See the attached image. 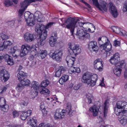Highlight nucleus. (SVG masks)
Listing matches in <instances>:
<instances>
[{
	"label": "nucleus",
	"instance_id": "obj_1",
	"mask_svg": "<svg viewBox=\"0 0 127 127\" xmlns=\"http://www.w3.org/2000/svg\"><path fill=\"white\" fill-rule=\"evenodd\" d=\"M97 79L96 74L86 72L83 74L81 81L83 83L86 84L88 86L92 87L95 85Z\"/></svg>",
	"mask_w": 127,
	"mask_h": 127
},
{
	"label": "nucleus",
	"instance_id": "obj_2",
	"mask_svg": "<svg viewBox=\"0 0 127 127\" xmlns=\"http://www.w3.org/2000/svg\"><path fill=\"white\" fill-rule=\"evenodd\" d=\"M44 25L37 24L35 28V31L37 32L38 37L37 39L38 42L40 45L42 46L44 44L43 41L46 38L47 36V31L46 30Z\"/></svg>",
	"mask_w": 127,
	"mask_h": 127
},
{
	"label": "nucleus",
	"instance_id": "obj_3",
	"mask_svg": "<svg viewBox=\"0 0 127 127\" xmlns=\"http://www.w3.org/2000/svg\"><path fill=\"white\" fill-rule=\"evenodd\" d=\"M77 23L76 21L74 19L70 17L65 20V23L67 24L66 26L64 23L61 24V25L63 27L70 29L71 35H73Z\"/></svg>",
	"mask_w": 127,
	"mask_h": 127
},
{
	"label": "nucleus",
	"instance_id": "obj_4",
	"mask_svg": "<svg viewBox=\"0 0 127 127\" xmlns=\"http://www.w3.org/2000/svg\"><path fill=\"white\" fill-rule=\"evenodd\" d=\"M68 46V50L70 55L76 56L81 52V49L78 44L69 43Z\"/></svg>",
	"mask_w": 127,
	"mask_h": 127
},
{
	"label": "nucleus",
	"instance_id": "obj_5",
	"mask_svg": "<svg viewBox=\"0 0 127 127\" xmlns=\"http://www.w3.org/2000/svg\"><path fill=\"white\" fill-rule=\"evenodd\" d=\"M106 40L105 42L102 45L100 48V50L101 52L103 51H105L106 56H110V53L109 52L111 49L112 46L110 43L109 40L108 38L105 36L102 37Z\"/></svg>",
	"mask_w": 127,
	"mask_h": 127
},
{
	"label": "nucleus",
	"instance_id": "obj_6",
	"mask_svg": "<svg viewBox=\"0 0 127 127\" xmlns=\"http://www.w3.org/2000/svg\"><path fill=\"white\" fill-rule=\"evenodd\" d=\"M120 56L118 53H116L114 54L111 57L109 61L112 64L120 66V67L122 66L124 63V61L122 60L119 61L120 60Z\"/></svg>",
	"mask_w": 127,
	"mask_h": 127
},
{
	"label": "nucleus",
	"instance_id": "obj_7",
	"mask_svg": "<svg viewBox=\"0 0 127 127\" xmlns=\"http://www.w3.org/2000/svg\"><path fill=\"white\" fill-rule=\"evenodd\" d=\"M10 75L9 72L5 69L3 66H0V78L3 82L7 81L9 79Z\"/></svg>",
	"mask_w": 127,
	"mask_h": 127
},
{
	"label": "nucleus",
	"instance_id": "obj_8",
	"mask_svg": "<svg viewBox=\"0 0 127 127\" xmlns=\"http://www.w3.org/2000/svg\"><path fill=\"white\" fill-rule=\"evenodd\" d=\"M94 4L101 11L103 10L106 12L107 10L108 7L107 3L103 1L100 0L99 4L97 0H92Z\"/></svg>",
	"mask_w": 127,
	"mask_h": 127
},
{
	"label": "nucleus",
	"instance_id": "obj_9",
	"mask_svg": "<svg viewBox=\"0 0 127 127\" xmlns=\"http://www.w3.org/2000/svg\"><path fill=\"white\" fill-rule=\"evenodd\" d=\"M104 116H103V118L101 116H99L98 119L99 120V123L103 124L104 123L103 119L107 116V114L108 108L109 107V103L108 100H106L104 104Z\"/></svg>",
	"mask_w": 127,
	"mask_h": 127
},
{
	"label": "nucleus",
	"instance_id": "obj_10",
	"mask_svg": "<svg viewBox=\"0 0 127 127\" xmlns=\"http://www.w3.org/2000/svg\"><path fill=\"white\" fill-rule=\"evenodd\" d=\"M31 49V47L29 44H25L22 45L20 51V56L22 57L26 55L28 53L29 51Z\"/></svg>",
	"mask_w": 127,
	"mask_h": 127
},
{
	"label": "nucleus",
	"instance_id": "obj_11",
	"mask_svg": "<svg viewBox=\"0 0 127 127\" xmlns=\"http://www.w3.org/2000/svg\"><path fill=\"white\" fill-rule=\"evenodd\" d=\"M4 59L5 62H7L8 64L10 65H12L14 64V62L12 57L8 54L4 55H0V60Z\"/></svg>",
	"mask_w": 127,
	"mask_h": 127
},
{
	"label": "nucleus",
	"instance_id": "obj_12",
	"mask_svg": "<svg viewBox=\"0 0 127 127\" xmlns=\"http://www.w3.org/2000/svg\"><path fill=\"white\" fill-rule=\"evenodd\" d=\"M65 112L64 110L61 109H57L54 115L55 118L56 119H62L63 118L65 115Z\"/></svg>",
	"mask_w": 127,
	"mask_h": 127
},
{
	"label": "nucleus",
	"instance_id": "obj_13",
	"mask_svg": "<svg viewBox=\"0 0 127 127\" xmlns=\"http://www.w3.org/2000/svg\"><path fill=\"white\" fill-rule=\"evenodd\" d=\"M102 61L101 59H97L95 60L94 63V66L95 68L98 70L99 71H101L103 67Z\"/></svg>",
	"mask_w": 127,
	"mask_h": 127
},
{
	"label": "nucleus",
	"instance_id": "obj_14",
	"mask_svg": "<svg viewBox=\"0 0 127 127\" xmlns=\"http://www.w3.org/2000/svg\"><path fill=\"white\" fill-rule=\"evenodd\" d=\"M62 54V51H61L57 53L56 52L54 53L50 52L49 54L50 57H52L53 59H55L57 61L60 60Z\"/></svg>",
	"mask_w": 127,
	"mask_h": 127
},
{
	"label": "nucleus",
	"instance_id": "obj_15",
	"mask_svg": "<svg viewBox=\"0 0 127 127\" xmlns=\"http://www.w3.org/2000/svg\"><path fill=\"white\" fill-rule=\"evenodd\" d=\"M88 48L90 50L92 49L95 53H97L99 49L97 45V43L93 41L89 42L88 44Z\"/></svg>",
	"mask_w": 127,
	"mask_h": 127
},
{
	"label": "nucleus",
	"instance_id": "obj_16",
	"mask_svg": "<svg viewBox=\"0 0 127 127\" xmlns=\"http://www.w3.org/2000/svg\"><path fill=\"white\" fill-rule=\"evenodd\" d=\"M70 55L67 57L66 60L68 66L70 67H72L73 66L75 60L76 56Z\"/></svg>",
	"mask_w": 127,
	"mask_h": 127
},
{
	"label": "nucleus",
	"instance_id": "obj_17",
	"mask_svg": "<svg viewBox=\"0 0 127 127\" xmlns=\"http://www.w3.org/2000/svg\"><path fill=\"white\" fill-rule=\"evenodd\" d=\"M25 40L28 42H31L34 40L36 38L34 34H31L29 32H26L24 36Z\"/></svg>",
	"mask_w": 127,
	"mask_h": 127
},
{
	"label": "nucleus",
	"instance_id": "obj_18",
	"mask_svg": "<svg viewBox=\"0 0 127 127\" xmlns=\"http://www.w3.org/2000/svg\"><path fill=\"white\" fill-rule=\"evenodd\" d=\"M12 43L10 41L5 40L3 43H0V51H3L11 45Z\"/></svg>",
	"mask_w": 127,
	"mask_h": 127
},
{
	"label": "nucleus",
	"instance_id": "obj_19",
	"mask_svg": "<svg viewBox=\"0 0 127 127\" xmlns=\"http://www.w3.org/2000/svg\"><path fill=\"white\" fill-rule=\"evenodd\" d=\"M109 10L111 13L114 17L116 18L117 17L118 15V13L116 8L112 3L110 4Z\"/></svg>",
	"mask_w": 127,
	"mask_h": 127
},
{
	"label": "nucleus",
	"instance_id": "obj_20",
	"mask_svg": "<svg viewBox=\"0 0 127 127\" xmlns=\"http://www.w3.org/2000/svg\"><path fill=\"white\" fill-rule=\"evenodd\" d=\"M117 107L119 109H123L124 110H127V102L125 101H120L116 104Z\"/></svg>",
	"mask_w": 127,
	"mask_h": 127
},
{
	"label": "nucleus",
	"instance_id": "obj_21",
	"mask_svg": "<svg viewBox=\"0 0 127 127\" xmlns=\"http://www.w3.org/2000/svg\"><path fill=\"white\" fill-rule=\"evenodd\" d=\"M34 1V0H25L21 2L20 5L21 8L25 10L29 4Z\"/></svg>",
	"mask_w": 127,
	"mask_h": 127
},
{
	"label": "nucleus",
	"instance_id": "obj_22",
	"mask_svg": "<svg viewBox=\"0 0 127 127\" xmlns=\"http://www.w3.org/2000/svg\"><path fill=\"white\" fill-rule=\"evenodd\" d=\"M32 112V111L31 110H29L26 112H23L21 115V119L23 120H26L28 117L31 115Z\"/></svg>",
	"mask_w": 127,
	"mask_h": 127
},
{
	"label": "nucleus",
	"instance_id": "obj_23",
	"mask_svg": "<svg viewBox=\"0 0 127 127\" xmlns=\"http://www.w3.org/2000/svg\"><path fill=\"white\" fill-rule=\"evenodd\" d=\"M120 123L123 125H126L127 123V116L125 114H123L122 116L119 117Z\"/></svg>",
	"mask_w": 127,
	"mask_h": 127
},
{
	"label": "nucleus",
	"instance_id": "obj_24",
	"mask_svg": "<svg viewBox=\"0 0 127 127\" xmlns=\"http://www.w3.org/2000/svg\"><path fill=\"white\" fill-rule=\"evenodd\" d=\"M85 32V31L83 30L82 28L78 27L76 35L80 39L83 36Z\"/></svg>",
	"mask_w": 127,
	"mask_h": 127
},
{
	"label": "nucleus",
	"instance_id": "obj_25",
	"mask_svg": "<svg viewBox=\"0 0 127 127\" xmlns=\"http://www.w3.org/2000/svg\"><path fill=\"white\" fill-rule=\"evenodd\" d=\"M39 84L38 82L34 81L32 83L31 88L34 89L35 92L37 93H38V91H39Z\"/></svg>",
	"mask_w": 127,
	"mask_h": 127
},
{
	"label": "nucleus",
	"instance_id": "obj_26",
	"mask_svg": "<svg viewBox=\"0 0 127 127\" xmlns=\"http://www.w3.org/2000/svg\"><path fill=\"white\" fill-rule=\"evenodd\" d=\"M122 66L121 67L120 66H118L116 65L114 67L113 71L115 74L118 76H119L121 75L122 69L121 68L122 67Z\"/></svg>",
	"mask_w": 127,
	"mask_h": 127
},
{
	"label": "nucleus",
	"instance_id": "obj_27",
	"mask_svg": "<svg viewBox=\"0 0 127 127\" xmlns=\"http://www.w3.org/2000/svg\"><path fill=\"white\" fill-rule=\"evenodd\" d=\"M90 110L91 111H92L94 116H96L97 115L98 113L99 110L98 107L96 105H94L93 107L90 108Z\"/></svg>",
	"mask_w": 127,
	"mask_h": 127
},
{
	"label": "nucleus",
	"instance_id": "obj_28",
	"mask_svg": "<svg viewBox=\"0 0 127 127\" xmlns=\"http://www.w3.org/2000/svg\"><path fill=\"white\" fill-rule=\"evenodd\" d=\"M68 79V76L67 75H63L60 79L59 82L61 84H63L64 82H66Z\"/></svg>",
	"mask_w": 127,
	"mask_h": 127
},
{
	"label": "nucleus",
	"instance_id": "obj_29",
	"mask_svg": "<svg viewBox=\"0 0 127 127\" xmlns=\"http://www.w3.org/2000/svg\"><path fill=\"white\" fill-rule=\"evenodd\" d=\"M27 75L25 74L24 72L21 71H19L17 74L18 79L20 81L22 79V78L23 77H27Z\"/></svg>",
	"mask_w": 127,
	"mask_h": 127
},
{
	"label": "nucleus",
	"instance_id": "obj_30",
	"mask_svg": "<svg viewBox=\"0 0 127 127\" xmlns=\"http://www.w3.org/2000/svg\"><path fill=\"white\" fill-rule=\"evenodd\" d=\"M120 109L117 108V107L114 109L115 113L117 115L119 116V117L125 114V110L121 111L119 110Z\"/></svg>",
	"mask_w": 127,
	"mask_h": 127
},
{
	"label": "nucleus",
	"instance_id": "obj_31",
	"mask_svg": "<svg viewBox=\"0 0 127 127\" xmlns=\"http://www.w3.org/2000/svg\"><path fill=\"white\" fill-rule=\"evenodd\" d=\"M47 55V51L45 50H42L38 54V55L39 58H40L42 59H44Z\"/></svg>",
	"mask_w": 127,
	"mask_h": 127
},
{
	"label": "nucleus",
	"instance_id": "obj_32",
	"mask_svg": "<svg viewBox=\"0 0 127 127\" xmlns=\"http://www.w3.org/2000/svg\"><path fill=\"white\" fill-rule=\"evenodd\" d=\"M39 92L41 94L45 95L49 94L50 92L48 89L46 88H40Z\"/></svg>",
	"mask_w": 127,
	"mask_h": 127
},
{
	"label": "nucleus",
	"instance_id": "obj_33",
	"mask_svg": "<svg viewBox=\"0 0 127 127\" xmlns=\"http://www.w3.org/2000/svg\"><path fill=\"white\" fill-rule=\"evenodd\" d=\"M20 81L24 86H28L31 83V82L29 80L25 78H23L22 80Z\"/></svg>",
	"mask_w": 127,
	"mask_h": 127
},
{
	"label": "nucleus",
	"instance_id": "obj_34",
	"mask_svg": "<svg viewBox=\"0 0 127 127\" xmlns=\"http://www.w3.org/2000/svg\"><path fill=\"white\" fill-rule=\"evenodd\" d=\"M24 88V86L20 81V82L17 85L16 89L18 91H20L22 90Z\"/></svg>",
	"mask_w": 127,
	"mask_h": 127
},
{
	"label": "nucleus",
	"instance_id": "obj_35",
	"mask_svg": "<svg viewBox=\"0 0 127 127\" xmlns=\"http://www.w3.org/2000/svg\"><path fill=\"white\" fill-rule=\"evenodd\" d=\"M111 29L113 32L119 34L120 33L121 30L120 28L118 27H116L115 26L112 27L111 28Z\"/></svg>",
	"mask_w": 127,
	"mask_h": 127
},
{
	"label": "nucleus",
	"instance_id": "obj_36",
	"mask_svg": "<svg viewBox=\"0 0 127 127\" xmlns=\"http://www.w3.org/2000/svg\"><path fill=\"white\" fill-rule=\"evenodd\" d=\"M8 109V106L7 104H5L4 105H3V106H0V109L4 112L7 111Z\"/></svg>",
	"mask_w": 127,
	"mask_h": 127
},
{
	"label": "nucleus",
	"instance_id": "obj_37",
	"mask_svg": "<svg viewBox=\"0 0 127 127\" xmlns=\"http://www.w3.org/2000/svg\"><path fill=\"white\" fill-rule=\"evenodd\" d=\"M49 82L47 80L43 81L41 83L40 88H45L49 84Z\"/></svg>",
	"mask_w": 127,
	"mask_h": 127
},
{
	"label": "nucleus",
	"instance_id": "obj_38",
	"mask_svg": "<svg viewBox=\"0 0 127 127\" xmlns=\"http://www.w3.org/2000/svg\"><path fill=\"white\" fill-rule=\"evenodd\" d=\"M9 37V36L2 33L0 34V39H2V40H6L7 39H8Z\"/></svg>",
	"mask_w": 127,
	"mask_h": 127
},
{
	"label": "nucleus",
	"instance_id": "obj_39",
	"mask_svg": "<svg viewBox=\"0 0 127 127\" xmlns=\"http://www.w3.org/2000/svg\"><path fill=\"white\" fill-rule=\"evenodd\" d=\"M24 15L26 20L29 18H31L32 15L31 14V13L29 12L26 11L24 13Z\"/></svg>",
	"mask_w": 127,
	"mask_h": 127
},
{
	"label": "nucleus",
	"instance_id": "obj_40",
	"mask_svg": "<svg viewBox=\"0 0 127 127\" xmlns=\"http://www.w3.org/2000/svg\"><path fill=\"white\" fill-rule=\"evenodd\" d=\"M39 14L40 13L39 12L36 11L34 13V16L36 18V19H37V21L39 22H42V20L39 15Z\"/></svg>",
	"mask_w": 127,
	"mask_h": 127
},
{
	"label": "nucleus",
	"instance_id": "obj_41",
	"mask_svg": "<svg viewBox=\"0 0 127 127\" xmlns=\"http://www.w3.org/2000/svg\"><path fill=\"white\" fill-rule=\"evenodd\" d=\"M34 117L32 118V119L30 120L31 125L32 127H35L36 125V123L37 120L34 118Z\"/></svg>",
	"mask_w": 127,
	"mask_h": 127
},
{
	"label": "nucleus",
	"instance_id": "obj_42",
	"mask_svg": "<svg viewBox=\"0 0 127 127\" xmlns=\"http://www.w3.org/2000/svg\"><path fill=\"white\" fill-rule=\"evenodd\" d=\"M54 35V36L52 35L50 37L49 40V42L50 41H56L57 40V35L55 33L53 34V35Z\"/></svg>",
	"mask_w": 127,
	"mask_h": 127
},
{
	"label": "nucleus",
	"instance_id": "obj_43",
	"mask_svg": "<svg viewBox=\"0 0 127 127\" xmlns=\"http://www.w3.org/2000/svg\"><path fill=\"white\" fill-rule=\"evenodd\" d=\"M4 4L5 6L8 7L11 5L13 4V3L9 0H5Z\"/></svg>",
	"mask_w": 127,
	"mask_h": 127
},
{
	"label": "nucleus",
	"instance_id": "obj_44",
	"mask_svg": "<svg viewBox=\"0 0 127 127\" xmlns=\"http://www.w3.org/2000/svg\"><path fill=\"white\" fill-rule=\"evenodd\" d=\"M82 37L84 38L89 39L90 38V34L89 33L87 32L86 31H85L83 36Z\"/></svg>",
	"mask_w": 127,
	"mask_h": 127
},
{
	"label": "nucleus",
	"instance_id": "obj_45",
	"mask_svg": "<svg viewBox=\"0 0 127 127\" xmlns=\"http://www.w3.org/2000/svg\"><path fill=\"white\" fill-rule=\"evenodd\" d=\"M6 103V101L5 99L3 97L0 98V106H3Z\"/></svg>",
	"mask_w": 127,
	"mask_h": 127
},
{
	"label": "nucleus",
	"instance_id": "obj_46",
	"mask_svg": "<svg viewBox=\"0 0 127 127\" xmlns=\"http://www.w3.org/2000/svg\"><path fill=\"white\" fill-rule=\"evenodd\" d=\"M66 68L65 67H63V66H59V69L58 70L61 72L62 73H63L64 72L66 71Z\"/></svg>",
	"mask_w": 127,
	"mask_h": 127
},
{
	"label": "nucleus",
	"instance_id": "obj_47",
	"mask_svg": "<svg viewBox=\"0 0 127 127\" xmlns=\"http://www.w3.org/2000/svg\"><path fill=\"white\" fill-rule=\"evenodd\" d=\"M103 37L104 36H103ZM102 38L100 37H99L98 39V42L99 45V47L100 48L102 45H103V41L101 39L102 38V39H104L103 38H102Z\"/></svg>",
	"mask_w": 127,
	"mask_h": 127
},
{
	"label": "nucleus",
	"instance_id": "obj_48",
	"mask_svg": "<svg viewBox=\"0 0 127 127\" xmlns=\"http://www.w3.org/2000/svg\"><path fill=\"white\" fill-rule=\"evenodd\" d=\"M25 10V9L20 8L18 11V15L19 16L21 17L23 15L24 12Z\"/></svg>",
	"mask_w": 127,
	"mask_h": 127
},
{
	"label": "nucleus",
	"instance_id": "obj_49",
	"mask_svg": "<svg viewBox=\"0 0 127 127\" xmlns=\"http://www.w3.org/2000/svg\"><path fill=\"white\" fill-rule=\"evenodd\" d=\"M26 21H27H27H29L30 22H34L35 18H34L33 15H32V16L31 18H29Z\"/></svg>",
	"mask_w": 127,
	"mask_h": 127
},
{
	"label": "nucleus",
	"instance_id": "obj_50",
	"mask_svg": "<svg viewBox=\"0 0 127 127\" xmlns=\"http://www.w3.org/2000/svg\"><path fill=\"white\" fill-rule=\"evenodd\" d=\"M26 21H27H27H29L30 22H34L35 18H34L33 15H32V16L31 18H29Z\"/></svg>",
	"mask_w": 127,
	"mask_h": 127
},
{
	"label": "nucleus",
	"instance_id": "obj_51",
	"mask_svg": "<svg viewBox=\"0 0 127 127\" xmlns=\"http://www.w3.org/2000/svg\"><path fill=\"white\" fill-rule=\"evenodd\" d=\"M120 41L117 40H115L114 42V45L115 46H120Z\"/></svg>",
	"mask_w": 127,
	"mask_h": 127
},
{
	"label": "nucleus",
	"instance_id": "obj_52",
	"mask_svg": "<svg viewBox=\"0 0 127 127\" xmlns=\"http://www.w3.org/2000/svg\"><path fill=\"white\" fill-rule=\"evenodd\" d=\"M54 24H55V23L53 22H50L46 26L45 28L46 29H48L49 28L51 27Z\"/></svg>",
	"mask_w": 127,
	"mask_h": 127
},
{
	"label": "nucleus",
	"instance_id": "obj_53",
	"mask_svg": "<svg viewBox=\"0 0 127 127\" xmlns=\"http://www.w3.org/2000/svg\"><path fill=\"white\" fill-rule=\"evenodd\" d=\"M71 68L69 69L68 70L69 73L70 74H72V73H75V72H74L75 71V69H74V67H71Z\"/></svg>",
	"mask_w": 127,
	"mask_h": 127
},
{
	"label": "nucleus",
	"instance_id": "obj_54",
	"mask_svg": "<svg viewBox=\"0 0 127 127\" xmlns=\"http://www.w3.org/2000/svg\"><path fill=\"white\" fill-rule=\"evenodd\" d=\"M13 114L14 118L17 117L19 116V113L16 111L13 112Z\"/></svg>",
	"mask_w": 127,
	"mask_h": 127
},
{
	"label": "nucleus",
	"instance_id": "obj_55",
	"mask_svg": "<svg viewBox=\"0 0 127 127\" xmlns=\"http://www.w3.org/2000/svg\"><path fill=\"white\" fill-rule=\"evenodd\" d=\"M16 49V48L15 47H14L12 48H11L10 52L12 54H14L15 52Z\"/></svg>",
	"mask_w": 127,
	"mask_h": 127
},
{
	"label": "nucleus",
	"instance_id": "obj_56",
	"mask_svg": "<svg viewBox=\"0 0 127 127\" xmlns=\"http://www.w3.org/2000/svg\"><path fill=\"white\" fill-rule=\"evenodd\" d=\"M45 106L43 102H42L40 105V110L45 109Z\"/></svg>",
	"mask_w": 127,
	"mask_h": 127
},
{
	"label": "nucleus",
	"instance_id": "obj_57",
	"mask_svg": "<svg viewBox=\"0 0 127 127\" xmlns=\"http://www.w3.org/2000/svg\"><path fill=\"white\" fill-rule=\"evenodd\" d=\"M127 32L125 31V30H122L121 29L120 32L119 34H122V35L124 36H125Z\"/></svg>",
	"mask_w": 127,
	"mask_h": 127
},
{
	"label": "nucleus",
	"instance_id": "obj_58",
	"mask_svg": "<svg viewBox=\"0 0 127 127\" xmlns=\"http://www.w3.org/2000/svg\"><path fill=\"white\" fill-rule=\"evenodd\" d=\"M81 86V84H78L75 86L74 87V89L75 90H77Z\"/></svg>",
	"mask_w": 127,
	"mask_h": 127
},
{
	"label": "nucleus",
	"instance_id": "obj_59",
	"mask_svg": "<svg viewBox=\"0 0 127 127\" xmlns=\"http://www.w3.org/2000/svg\"><path fill=\"white\" fill-rule=\"evenodd\" d=\"M80 2H82L84 3L85 5L89 8H91V6L88 3H87L85 1H84V0H80Z\"/></svg>",
	"mask_w": 127,
	"mask_h": 127
},
{
	"label": "nucleus",
	"instance_id": "obj_60",
	"mask_svg": "<svg viewBox=\"0 0 127 127\" xmlns=\"http://www.w3.org/2000/svg\"><path fill=\"white\" fill-rule=\"evenodd\" d=\"M62 73L59 70H58L56 73L55 76L56 77H60Z\"/></svg>",
	"mask_w": 127,
	"mask_h": 127
},
{
	"label": "nucleus",
	"instance_id": "obj_61",
	"mask_svg": "<svg viewBox=\"0 0 127 127\" xmlns=\"http://www.w3.org/2000/svg\"><path fill=\"white\" fill-rule=\"evenodd\" d=\"M15 21L14 20H12L8 22L9 25L11 27L13 26L14 25Z\"/></svg>",
	"mask_w": 127,
	"mask_h": 127
},
{
	"label": "nucleus",
	"instance_id": "obj_62",
	"mask_svg": "<svg viewBox=\"0 0 127 127\" xmlns=\"http://www.w3.org/2000/svg\"><path fill=\"white\" fill-rule=\"evenodd\" d=\"M123 10L124 12L127 11V2L124 5Z\"/></svg>",
	"mask_w": 127,
	"mask_h": 127
},
{
	"label": "nucleus",
	"instance_id": "obj_63",
	"mask_svg": "<svg viewBox=\"0 0 127 127\" xmlns=\"http://www.w3.org/2000/svg\"><path fill=\"white\" fill-rule=\"evenodd\" d=\"M42 111L43 115L44 116H45L47 114V111L46 108L41 110Z\"/></svg>",
	"mask_w": 127,
	"mask_h": 127
},
{
	"label": "nucleus",
	"instance_id": "obj_64",
	"mask_svg": "<svg viewBox=\"0 0 127 127\" xmlns=\"http://www.w3.org/2000/svg\"><path fill=\"white\" fill-rule=\"evenodd\" d=\"M6 89L7 88L6 87H4L3 88L0 89V94H2L6 91Z\"/></svg>",
	"mask_w": 127,
	"mask_h": 127
}]
</instances>
